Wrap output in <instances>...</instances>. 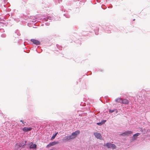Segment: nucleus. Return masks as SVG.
I'll return each mask as SVG.
<instances>
[{"label":"nucleus","instance_id":"obj_1","mask_svg":"<svg viewBox=\"0 0 150 150\" xmlns=\"http://www.w3.org/2000/svg\"><path fill=\"white\" fill-rule=\"evenodd\" d=\"M80 131L77 130L72 133L71 135L66 136L64 137V140L66 141L73 139L75 138L79 134H80Z\"/></svg>","mask_w":150,"mask_h":150},{"label":"nucleus","instance_id":"obj_2","mask_svg":"<svg viewBox=\"0 0 150 150\" xmlns=\"http://www.w3.org/2000/svg\"><path fill=\"white\" fill-rule=\"evenodd\" d=\"M104 146H106L108 148H112V149H115L116 146L114 144H112L110 142L107 143Z\"/></svg>","mask_w":150,"mask_h":150},{"label":"nucleus","instance_id":"obj_3","mask_svg":"<svg viewBox=\"0 0 150 150\" xmlns=\"http://www.w3.org/2000/svg\"><path fill=\"white\" fill-rule=\"evenodd\" d=\"M132 134V132L130 131H128L120 134V135L124 137H125L126 136H128L130 134Z\"/></svg>","mask_w":150,"mask_h":150},{"label":"nucleus","instance_id":"obj_4","mask_svg":"<svg viewBox=\"0 0 150 150\" xmlns=\"http://www.w3.org/2000/svg\"><path fill=\"white\" fill-rule=\"evenodd\" d=\"M59 142H58L53 141L52 142H50L46 146V148H49L50 147L55 145L58 144Z\"/></svg>","mask_w":150,"mask_h":150},{"label":"nucleus","instance_id":"obj_5","mask_svg":"<svg viewBox=\"0 0 150 150\" xmlns=\"http://www.w3.org/2000/svg\"><path fill=\"white\" fill-rule=\"evenodd\" d=\"M21 146L20 143H17L15 145L14 150H21L23 148Z\"/></svg>","mask_w":150,"mask_h":150},{"label":"nucleus","instance_id":"obj_6","mask_svg":"<svg viewBox=\"0 0 150 150\" xmlns=\"http://www.w3.org/2000/svg\"><path fill=\"white\" fill-rule=\"evenodd\" d=\"M30 40L31 42L36 45H38L40 44V42L37 40L31 39Z\"/></svg>","mask_w":150,"mask_h":150},{"label":"nucleus","instance_id":"obj_7","mask_svg":"<svg viewBox=\"0 0 150 150\" xmlns=\"http://www.w3.org/2000/svg\"><path fill=\"white\" fill-rule=\"evenodd\" d=\"M32 129V128L31 127H25L23 128L22 130L23 131L26 132L30 131Z\"/></svg>","mask_w":150,"mask_h":150},{"label":"nucleus","instance_id":"obj_8","mask_svg":"<svg viewBox=\"0 0 150 150\" xmlns=\"http://www.w3.org/2000/svg\"><path fill=\"white\" fill-rule=\"evenodd\" d=\"M0 3L1 5L3 6H5L6 4L8 3L6 0H0Z\"/></svg>","mask_w":150,"mask_h":150},{"label":"nucleus","instance_id":"obj_9","mask_svg":"<svg viewBox=\"0 0 150 150\" xmlns=\"http://www.w3.org/2000/svg\"><path fill=\"white\" fill-rule=\"evenodd\" d=\"M94 135L98 139H100L101 137V136L100 134L96 132L94 133Z\"/></svg>","mask_w":150,"mask_h":150},{"label":"nucleus","instance_id":"obj_10","mask_svg":"<svg viewBox=\"0 0 150 150\" xmlns=\"http://www.w3.org/2000/svg\"><path fill=\"white\" fill-rule=\"evenodd\" d=\"M129 101L126 99H122V103L125 104H128L129 103Z\"/></svg>","mask_w":150,"mask_h":150},{"label":"nucleus","instance_id":"obj_11","mask_svg":"<svg viewBox=\"0 0 150 150\" xmlns=\"http://www.w3.org/2000/svg\"><path fill=\"white\" fill-rule=\"evenodd\" d=\"M32 144V143H31ZM37 148V145L35 144H31L29 146V148L30 149H36Z\"/></svg>","mask_w":150,"mask_h":150},{"label":"nucleus","instance_id":"obj_12","mask_svg":"<svg viewBox=\"0 0 150 150\" xmlns=\"http://www.w3.org/2000/svg\"><path fill=\"white\" fill-rule=\"evenodd\" d=\"M45 21H48V20H50L53 19V17L50 16H47L43 19Z\"/></svg>","mask_w":150,"mask_h":150},{"label":"nucleus","instance_id":"obj_13","mask_svg":"<svg viewBox=\"0 0 150 150\" xmlns=\"http://www.w3.org/2000/svg\"><path fill=\"white\" fill-rule=\"evenodd\" d=\"M115 112V114H116L118 112V110L117 109H115L114 110H111L110 109L109 110V112L110 113H112L113 112Z\"/></svg>","mask_w":150,"mask_h":150},{"label":"nucleus","instance_id":"obj_14","mask_svg":"<svg viewBox=\"0 0 150 150\" xmlns=\"http://www.w3.org/2000/svg\"><path fill=\"white\" fill-rule=\"evenodd\" d=\"M19 143H20L21 144L22 148H24L25 146L26 143V141H22L21 142H18Z\"/></svg>","mask_w":150,"mask_h":150},{"label":"nucleus","instance_id":"obj_15","mask_svg":"<svg viewBox=\"0 0 150 150\" xmlns=\"http://www.w3.org/2000/svg\"><path fill=\"white\" fill-rule=\"evenodd\" d=\"M122 99L121 98H117L115 99V101L117 103H122Z\"/></svg>","mask_w":150,"mask_h":150},{"label":"nucleus","instance_id":"obj_16","mask_svg":"<svg viewBox=\"0 0 150 150\" xmlns=\"http://www.w3.org/2000/svg\"><path fill=\"white\" fill-rule=\"evenodd\" d=\"M58 133V132H56V133L54 134H53L52 137L51 138V140H53L55 138Z\"/></svg>","mask_w":150,"mask_h":150},{"label":"nucleus","instance_id":"obj_17","mask_svg":"<svg viewBox=\"0 0 150 150\" xmlns=\"http://www.w3.org/2000/svg\"><path fill=\"white\" fill-rule=\"evenodd\" d=\"M140 134L139 133H136L134 134L133 135V137L135 139H136V137L138 136Z\"/></svg>","mask_w":150,"mask_h":150},{"label":"nucleus","instance_id":"obj_18","mask_svg":"<svg viewBox=\"0 0 150 150\" xmlns=\"http://www.w3.org/2000/svg\"><path fill=\"white\" fill-rule=\"evenodd\" d=\"M15 34H16L18 36H20V33L18 30H16L15 32Z\"/></svg>","mask_w":150,"mask_h":150},{"label":"nucleus","instance_id":"obj_19","mask_svg":"<svg viewBox=\"0 0 150 150\" xmlns=\"http://www.w3.org/2000/svg\"><path fill=\"white\" fill-rule=\"evenodd\" d=\"M57 48L59 50H61L62 48V47L61 46L57 44Z\"/></svg>","mask_w":150,"mask_h":150},{"label":"nucleus","instance_id":"obj_20","mask_svg":"<svg viewBox=\"0 0 150 150\" xmlns=\"http://www.w3.org/2000/svg\"><path fill=\"white\" fill-rule=\"evenodd\" d=\"M6 35L5 34L3 33L1 35V37L3 38H4L6 37Z\"/></svg>","mask_w":150,"mask_h":150},{"label":"nucleus","instance_id":"obj_21","mask_svg":"<svg viewBox=\"0 0 150 150\" xmlns=\"http://www.w3.org/2000/svg\"><path fill=\"white\" fill-rule=\"evenodd\" d=\"M64 16H65L67 18H69L70 17V16L68 14H64Z\"/></svg>","mask_w":150,"mask_h":150},{"label":"nucleus","instance_id":"obj_22","mask_svg":"<svg viewBox=\"0 0 150 150\" xmlns=\"http://www.w3.org/2000/svg\"><path fill=\"white\" fill-rule=\"evenodd\" d=\"M106 121V120H103L101 121V123H102V125L104 124Z\"/></svg>","mask_w":150,"mask_h":150},{"label":"nucleus","instance_id":"obj_23","mask_svg":"<svg viewBox=\"0 0 150 150\" xmlns=\"http://www.w3.org/2000/svg\"><path fill=\"white\" fill-rule=\"evenodd\" d=\"M101 123V122H98L97 123V124L98 125L101 126L102 125V123Z\"/></svg>","mask_w":150,"mask_h":150},{"label":"nucleus","instance_id":"obj_24","mask_svg":"<svg viewBox=\"0 0 150 150\" xmlns=\"http://www.w3.org/2000/svg\"><path fill=\"white\" fill-rule=\"evenodd\" d=\"M0 32L1 33H3L4 32V30L2 28L0 29Z\"/></svg>","mask_w":150,"mask_h":150},{"label":"nucleus","instance_id":"obj_25","mask_svg":"<svg viewBox=\"0 0 150 150\" xmlns=\"http://www.w3.org/2000/svg\"><path fill=\"white\" fill-rule=\"evenodd\" d=\"M32 22H38V21H37V20H33L32 21Z\"/></svg>","mask_w":150,"mask_h":150},{"label":"nucleus","instance_id":"obj_26","mask_svg":"<svg viewBox=\"0 0 150 150\" xmlns=\"http://www.w3.org/2000/svg\"><path fill=\"white\" fill-rule=\"evenodd\" d=\"M62 0H58V3H60V2H62Z\"/></svg>","mask_w":150,"mask_h":150},{"label":"nucleus","instance_id":"obj_27","mask_svg":"<svg viewBox=\"0 0 150 150\" xmlns=\"http://www.w3.org/2000/svg\"><path fill=\"white\" fill-rule=\"evenodd\" d=\"M95 34L96 35H98V31H97V32L95 31Z\"/></svg>","mask_w":150,"mask_h":150},{"label":"nucleus","instance_id":"obj_28","mask_svg":"<svg viewBox=\"0 0 150 150\" xmlns=\"http://www.w3.org/2000/svg\"><path fill=\"white\" fill-rule=\"evenodd\" d=\"M99 70L100 71H101V72H103V71H104L102 69H99Z\"/></svg>","mask_w":150,"mask_h":150},{"label":"nucleus","instance_id":"obj_29","mask_svg":"<svg viewBox=\"0 0 150 150\" xmlns=\"http://www.w3.org/2000/svg\"><path fill=\"white\" fill-rule=\"evenodd\" d=\"M20 121L21 122H22V123L23 124H24V123L23 122V121L22 120H21Z\"/></svg>","mask_w":150,"mask_h":150},{"label":"nucleus","instance_id":"obj_30","mask_svg":"<svg viewBox=\"0 0 150 150\" xmlns=\"http://www.w3.org/2000/svg\"><path fill=\"white\" fill-rule=\"evenodd\" d=\"M45 24L46 25H49V23H45Z\"/></svg>","mask_w":150,"mask_h":150},{"label":"nucleus","instance_id":"obj_31","mask_svg":"<svg viewBox=\"0 0 150 150\" xmlns=\"http://www.w3.org/2000/svg\"><path fill=\"white\" fill-rule=\"evenodd\" d=\"M61 10H62V11H63L64 9L62 8Z\"/></svg>","mask_w":150,"mask_h":150},{"label":"nucleus","instance_id":"obj_32","mask_svg":"<svg viewBox=\"0 0 150 150\" xmlns=\"http://www.w3.org/2000/svg\"><path fill=\"white\" fill-rule=\"evenodd\" d=\"M135 20V19H133V21H134Z\"/></svg>","mask_w":150,"mask_h":150}]
</instances>
